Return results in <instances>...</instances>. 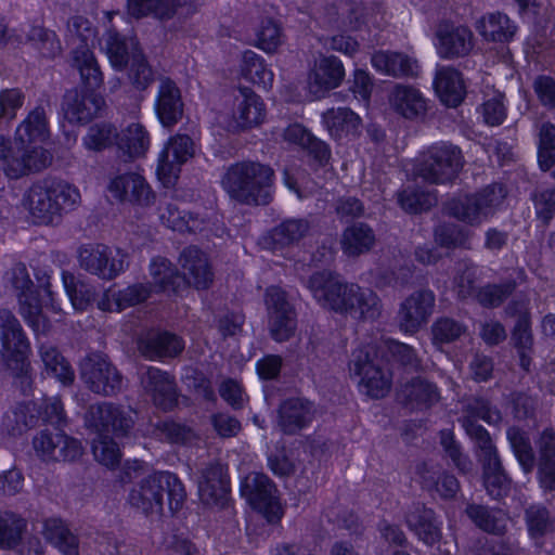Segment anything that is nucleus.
I'll return each mask as SVG.
<instances>
[{
  "mask_svg": "<svg viewBox=\"0 0 555 555\" xmlns=\"http://www.w3.org/2000/svg\"><path fill=\"white\" fill-rule=\"evenodd\" d=\"M46 113L36 107L17 127L14 146L0 137V169L10 179L22 178L33 171H40L51 163V155L42 149L49 138Z\"/></svg>",
  "mask_w": 555,
  "mask_h": 555,
  "instance_id": "obj_1",
  "label": "nucleus"
},
{
  "mask_svg": "<svg viewBox=\"0 0 555 555\" xmlns=\"http://www.w3.org/2000/svg\"><path fill=\"white\" fill-rule=\"evenodd\" d=\"M502 416L499 410L481 398H474L467 402L462 416V425L466 434L475 440L479 453L478 457L483 466V480L488 493L501 498L509 487V480L504 474L501 461L489 433L477 424L482 420L488 424H498Z\"/></svg>",
  "mask_w": 555,
  "mask_h": 555,
  "instance_id": "obj_2",
  "label": "nucleus"
},
{
  "mask_svg": "<svg viewBox=\"0 0 555 555\" xmlns=\"http://www.w3.org/2000/svg\"><path fill=\"white\" fill-rule=\"evenodd\" d=\"M81 202L79 190L65 180L47 177L35 182L24 196V205L37 224H55Z\"/></svg>",
  "mask_w": 555,
  "mask_h": 555,
  "instance_id": "obj_3",
  "label": "nucleus"
},
{
  "mask_svg": "<svg viewBox=\"0 0 555 555\" xmlns=\"http://www.w3.org/2000/svg\"><path fill=\"white\" fill-rule=\"evenodd\" d=\"M273 170L257 162L231 165L222 177V186L229 196L244 205H264L270 199Z\"/></svg>",
  "mask_w": 555,
  "mask_h": 555,
  "instance_id": "obj_4",
  "label": "nucleus"
},
{
  "mask_svg": "<svg viewBox=\"0 0 555 555\" xmlns=\"http://www.w3.org/2000/svg\"><path fill=\"white\" fill-rule=\"evenodd\" d=\"M165 493L169 508L172 512L179 511L186 499L183 483L171 473L157 472L143 478L130 490L128 502L146 515L160 514Z\"/></svg>",
  "mask_w": 555,
  "mask_h": 555,
  "instance_id": "obj_5",
  "label": "nucleus"
},
{
  "mask_svg": "<svg viewBox=\"0 0 555 555\" xmlns=\"http://www.w3.org/2000/svg\"><path fill=\"white\" fill-rule=\"evenodd\" d=\"M96 36V27L87 17L73 15L67 18L63 37L65 42L73 47V66L79 70L85 83L92 89L100 87L103 81L100 66L90 49Z\"/></svg>",
  "mask_w": 555,
  "mask_h": 555,
  "instance_id": "obj_6",
  "label": "nucleus"
},
{
  "mask_svg": "<svg viewBox=\"0 0 555 555\" xmlns=\"http://www.w3.org/2000/svg\"><path fill=\"white\" fill-rule=\"evenodd\" d=\"M29 350V340L17 318L10 310L0 309V354L24 392L33 384Z\"/></svg>",
  "mask_w": 555,
  "mask_h": 555,
  "instance_id": "obj_7",
  "label": "nucleus"
},
{
  "mask_svg": "<svg viewBox=\"0 0 555 555\" xmlns=\"http://www.w3.org/2000/svg\"><path fill=\"white\" fill-rule=\"evenodd\" d=\"M464 163V156L459 146L440 141L420 153L413 173L430 184H447L459 177Z\"/></svg>",
  "mask_w": 555,
  "mask_h": 555,
  "instance_id": "obj_8",
  "label": "nucleus"
},
{
  "mask_svg": "<svg viewBox=\"0 0 555 555\" xmlns=\"http://www.w3.org/2000/svg\"><path fill=\"white\" fill-rule=\"evenodd\" d=\"M505 196V189L494 183L478 193L451 199L447 205L448 214L467 224L479 225L494 214Z\"/></svg>",
  "mask_w": 555,
  "mask_h": 555,
  "instance_id": "obj_9",
  "label": "nucleus"
},
{
  "mask_svg": "<svg viewBox=\"0 0 555 555\" xmlns=\"http://www.w3.org/2000/svg\"><path fill=\"white\" fill-rule=\"evenodd\" d=\"M5 284L16 293L20 314L36 334H46L49 322L42 315L38 297L33 289V281L23 263H15L4 274Z\"/></svg>",
  "mask_w": 555,
  "mask_h": 555,
  "instance_id": "obj_10",
  "label": "nucleus"
},
{
  "mask_svg": "<svg viewBox=\"0 0 555 555\" xmlns=\"http://www.w3.org/2000/svg\"><path fill=\"white\" fill-rule=\"evenodd\" d=\"M129 258L126 250L103 244H87L78 249L79 267L104 281H112L125 272L130 264Z\"/></svg>",
  "mask_w": 555,
  "mask_h": 555,
  "instance_id": "obj_11",
  "label": "nucleus"
},
{
  "mask_svg": "<svg viewBox=\"0 0 555 555\" xmlns=\"http://www.w3.org/2000/svg\"><path fill=\"white\" fill-rule=\"evenodd\" d=\"M349 372L359 378L360 388L371 398H383L391 388V375L377 363L371 346L360 347L352 352Z\"/></svg>",
  "mask_w": 555,
  "mask_h": 555,
  "instance_id": "obj_12",
  "label": "nucleus"
},
{
  "mask_svg": "<svg viewBox=\"0 0 555 555\" xmlns=\"http://www.w3.org/2000/svg\"><path fill=\"white\" fill-rule=\"evenodd\" d=\"M307 286L323 308L348 313L359 285L344 282L331 272H317L309 278Z\"/></svg>",
  "mask_w": 555,
  "mask_h": 555,
  "instance_id": "obj_13",
  "label": "nucleus"
},
{
  "mask_svg": "<svg viewBox=\"0 0 555 555\" xmlns=\"http://www.w3.org/2000/svg\"><path fill=\"white\" fill-rule=\"evenodd\" d=\"M241 494L268 521L281 519L283 511L278 489L267 475L256 472L248 474L241 482Z\"/></svg>",
  "mask_w": 555,
  "mask_h": 555,
  "instance_id": "obj_14",
  "label": "nucleus"
},
{
  "mask_svg": "<svg viewBox=\"0 0 555 555\" xmlns=\"http://www.w3.org/2000/svg\"><path fill=\"white\" fill-rule=\"evenodd\" d=\"M264 118L266 105L261 98L249 87H238L233 95L227 129L232 132L245 131L259 126Z\"/></svg>",
  "mask_w": 555,
  "mask_h": 555,
  "instance_id": "obj_15",
  "label": "nucleus"
},
{
  "mask_svg": "<svg viewBox=\"0 0 555 555\" xmlns=\"http://www.w3.org/2000/svg\"><path fill=\"white\" fill-rule=\"evenodd\" d=\"M195 154L193 140L186 134L171 137L158 155L156 173L164 186H173L177 182L181 166Z\"/></svg>",
  "mask_w": 555,
  "mask_h": 555,
  "instance_id": "obj_16",
  "label": "nucleus"
},
{
  "mask_svg": "<svg viewBox=\"0 0 555 555\" xmlns=\"http://www.w3.org/2000/svg\"><path fill=\"white\" fill-rule=\"evenodd\" d=\"M80 374L95 393L112 396L121 389V375L102 354L93 353L86 357L80 364Z\"/></svg>",
  "mask_w": 555,
  "mask_h": 555,
  "instance_id": "obj_17",
  "label": "nucleus"
},
{
  "mask_svg": "<svg viewBox=\"0 0 555 555\" xmlns=\"http://www.w3.org/2000/svg\"><path fill=\"white\" fill-rule=\"evenodd\" d=\"M36 454L46 462H74L83 454L81 442L62 431H40L33 440Z\"/></svg>",
  "mask_w": 555,
  "mask_h": 555,
  "instance_id": "obj_18",
  "label": "nucleus"
},
{
  "mask_svg": "<svg viewBox=\"0 0 555 555\" xmlns=\"http://www.w3.org/2000/svg\"><path fill=\"white\" fill-rule=\"evenodd\" d=\"M436 296L430 289H418L410 294L399 306L398 325L409 334L417 333L434 313Z\"/></svg>",
  "mask_w": 555,
  "mask_h": 555,
  "instance_id": "obj_19",
  "label": "nucleus"
},
{
  "mask_svg": "<svg viewBox=\"0 0 555 555\" xmlns=\"http://www.w3.org/2000/svg\"><path fill=\"white\" fill-rule=\"evenodd\" d=\"M271 337L279 343L288 340L296 331V317L285 293L278 287H270L266 293Z\"/></svg>",
  "mask_w": 555,
  "mask_h": 555,
  "instance_id": "obj_20",
  "label": "nucleus"
},
{
  "mask_svg": "<svg viewBox=\"0 0 555 555\" xmlns=\"http://www.w3.org/2000/svg\"><path fill=\"white\" fill-rule=\"evenodd\" d=\"M437 54L443 60H455L470 54L475 47V37L468 26L441 23L436 34Z\"/></svg>",
  "mask_w": 555,
  "mask_h": 555,
  "instance_id": "obj_21",
  "label": "nucleus"
},
{
  "mask_svg": "<svg viewBox=\"0 0 555 555\" xmlns=\"http://www.w3.org/2000/svg\"><path fill=\"white\" fill-rule=\"evenodd\" d=\"M85 420L88 427L99 433L113 431L117 436L127 435L133 426L130 413L106 402L91 405Z\"/></svg>",
  "mask_w": 555,
  "mask_h": 555,
  "instance_id": "obj_22",
  "label": "nucleus"
},
{
  "mask_svg": "<svg viewBox=\"0 0 555 555\" xmlns=\"http://www.w3.org/2000/svg\"><path fill=\"white\" fill-rule=\"evenodd\" d=\"M345 78L341 61L334 55H321L308 76V88L315 96H321L340 86Z\"/></svg>",
  "mask_w": 555,
  "mask_h": 555,
  "instance_id": "obj_23",
  "label": "nucleus"
},
{
  "mask_svg": "<svg viewBox=\"0 0 555 555\" xmlns=\"http://www.w3.org/2000/svg\"><path fill=\"white\" fill-rule=\"evenodd\" d=\"M141 386L154 404L163 410H171L177 403V389L173 378L166 372L149 366L141 373Z\"/></svg>",
  "mask_w": 555,
  "mask_h": 555,
  "instance_id": "obj_24",
  "label": "nucleus"
},
{
  "mask_svg": "<svg viewBox=\"0 0 555 555\" xmlns=\"http://www.w3.org/2000/svg\"><path fill=\"white\" fill-rule=\"evenodd\" d=\"M198 494L206 505L223 504L229 493L225 468L219 462H210L199 470Z\"/></svg>",
  "mask_w": 555,
  "mask_h": 555,
  "instance_id": "obj_25",
  "label": "nucleus"
},
{
  "mask_svg": "<svg viewBox=\"0 0 555 555\" xmlns=\"http://www.w3.org/2000/svg\"><path fill=\"white\" fill-rule=\"evenodd\" d=\"M104 99L91 91L69 90L63 100L64 117L72 124L88 122L101 112Z\"/></svg>",
  "mask_w": 555,
  "mask_h": 555,
  "instance_id": "obj_26",
  "label": "nucleus"
},
{
  "mask_svg": "<svg viewBox=\"0 0 555 555\" xmlns=\"http://www.w3.org/2000/svg\"><path fill=\"white\" fill-rule=\"evenodd\" d=\"M388 101L391 109L409 120L423 119L428 104L424 94L413 86L397 83L391 89Z\"/></svg>",
  "mask_w": 555,
  "mask_h": 555,
  "instance_id": "obj_27",
  "label": "nucleus"
},
{
  "mask_svg": "<svg viewBox=\"0 0 555 555\" xmlns=\"http://www.w3.org/2000/svg\"><path fill=\"white\" fill-rule=\"evenodd\" d=\"M371 63L380 74L393 78L417 77L420 73L418 62L400 51H376L371 57Z\"/></svg>",
  "mask_w": 555,
  "mask_h": 555,
  "instance_id": "obj_28",
  "label": "nucleus"
},
{
  "mask_svg": "<svg viewBox=\"0 0 555 555\" xmlns=\"http://www.w3.org/2000/svg\"><path fill=\"white\" fill-rule=\"evenodd\" d=\"M184 280L197 289H205L212 283L214 273L208 259L199 249L185 248L179 258Z\"/></svg>",
  "mask_w": 555,
  "mask_h": 555,
  "instance_id": "obj_29",
  "label": "nucleus"
},
{
  "mask_svg": "<svg viewBox=\"0 0 555 555\" xmlns=\"http://www.w3.org/2000/svg\"><path fill=\"white\" fill-rule=\"evenodd\" d=\"M314 415L312 404L301 398H291L279 409V427L284 434L294 435L308 426Z\"/></svg>",
  "mask_w": 555,
  "mask_h": 555,
  "instance_id": "obj_30",
  "label": "nucleus"
},
{
  "mask_svg": "<svg viewBox=\"0 0 555 555\" xmlns=\"http://www.w3.org/2000/svg\"><path fill=\"white\" fill-rule=\"evenodd\" d=\"M108 189L116 198L135 202L140 205H147L153 198L150 185L137 172L117 176L111 181Z\"/></svg>",
  "mask_w": 555,
  "mask_h": 555,
  "instance_id": "obj_31",
  "label": "nucleus"
},
{
  "mask_svg": "<svg viewBox=\"0 0 555 555\" xmlns=\"http://www.w3.org/2000/svg\"><path fill=\"white\" fill-rule=\"evenodd\" d=\"M102 50L106 53L112 66L117 70L126 68L133 54L141 48L135 37L119 35L115 29H108L103 37Z\"/></svg>",
  "mask_w": 555,
  "mask_h": 555,
  "instance_id": "obj_32",
  "label": "nucleus"
},
{
  "mask_svg": "<svg viewBox=\"0 0 555 555\" xmlns=\"http://www.w3.org/2000/svg\"><path fill=\"white\" fill-rule=\"evenodd\" d=\"M405 521L420 540L427 545H434L440 541L441 530L431 509L423 504L412 505L405 516Z\"/></svg>",
  "mask_w": 555,
  "mask_h": 555,
  "instance_id": "obj_33",
  "label": "nucleus"
},
{
  "mask_svg": "<svg viewBox=\"0 0 555 555\" xmlns=\"http://www.w3.org/2000/svg\"><path fill=\"white\" fill-rule=\"evenodd\" d=\"M182 102L177 85L168 79L160 80L156 112L165 127H171L182 117Z\"/></svg>",
  "mask_w": 555,
  "mask_h": 555,
  "instance_id": "obj_34",
  "label": "nucleus"
},
{
  "mask_svg": "<svg viewBox=\"0 0 555 555\" xmlns=\"http://www.w3.org/2000/svg\"><path fill=\"white\" fill-rule=\"evenodd\" d=\"M475 27L485 40L492 42H508L517 31L516 24L501 12L482 15L476 22Z\"/></svg>",
  "mask_w": 555,
  "mask_h": 555,
  "instance_id": "obj_35",
  "label": "nucleus"
},
{
  "mask_svg": "<svg viewBox=\"0 0 555 555\" xmlns=\"http://www.w3.org/2000/svg\"><path fill=\"white\" fill-rule=\"evenodd\" d=\"M38 354L47 375L56 378L64 386H70L74 383L75 372L55 346L42 343L38 346Z\"/></svg>",
  "mask_w": 555,
  "mask_h": 555,
  "instance_id": "obj_36",
  "label": "nucleus"
},
{
  "mask_svg": "<svg viewBox=\"0 0 555 555\" xmlns=\"http://www.w3.org/2000/svg\"><path fill=\"white\" fill-rule=\"evenodd\" d=\"M322 119L331 137L337 140L360 131L361 118L347 107L330 108L323 113Z\"/></svg>",
  "mask_w": 555,
  "mask_h": 555,
  "instance_id": "obj_37",
  "label": "nucleus"
},
{
  "mask_svg": "<svg viewBox=\"0 0 555 555\" xmlns=\"http://www.w3.org/2000/svg\"><path fill=\"white\" fill-rule=\"evenodd\" d=\"M538 476L541 487L555 490V433L545 429L538 441Z\"/></svg>",
  "mask_w": 555,
  "mask_h": 555,
  "instance_id": "obj_38",
  "label": "nucleus"
},
{
  "mask_svg": "<svg viewBox=\"0 0 555 555\" xmlns=\"http://www.w3.org/2000/svg\"><path fill=\"white\" fill-rule=\"evenodd\" d=\"M435 89L440 100L452 107L461 104L466 93L461 73L452 67H442L437 72Z\"/></svg>",
  "mask_w": 555,
  "mask_h": 555,
  "instance_id": "obj_39",
  "label": "nucleus"
},
{
  "mask_svg": "<svg viewBox=\"0 0 555 555\" xmlns=\"http://www.w3.org/2000/svg\"><path fill=\"white\" fill-rule=\"evenodd\" d=\"M240 70L242 77L259 88L270 90L273 86L274 74L272 69L262 56L251 50L242 54Z\"/></svg>",
  "mask_w": 555,
  "mask_h": 555,
  "instance_id": "obj_40",
  "label": "nucleus"
},
{
  "mask_svg": "<svg viewBox=\"0 0 555 555\" xmlns=\"http://www.w3.org/2000/svg\"><path fill=\"white\" fill-rule=\"evenodd\" d=\"M400 397L411 409L422 410L437 403L440 399V392L433 383L416 378L401 388Z\"/></svg>",
  "mask_w": 555,
  "mask_h": 555,
  "instance_id": "obj_41",
  "label": "nucleus"
},
{
  "mask_svg": "<svg viewBox=\"0 0 555 555\" xmlns=\"http://www.w3.org/2000/svg\"><path fill=\"white\" fill-rule=\"evenodd\" d=\"M42 535L63 555H79V542L68 527L57 518L44 520Z\"/></svg>",
  "mask_w": 555,
  "mask_h": 555,
  "instance_id": "obj_42",
  "label": "nucleus"
},
{
  "mask_svg": "<svg viewBox=\"0 0 555 555\" xmlns=\"http://www.w3.org/2000/svg\"><path fill=\"white\" fill-rule=\"evenodd\" d=\"M375 244L373 230L364 223H354L346 228L340 238V246L348 257H358L367 253Z\"/></svg>",
  "mask_w": 555,
  "mask_h": 555,
  "instance_id": "obj_43",
  "label": "nucleus"
},
{
  "mask_svg": "<svg viewBox=\"0 0 555 555\" xmlns=\"http://www.w3.org/2000/svg\"><path fill=\"white\" fill-rule=\"evenodd\" d=\"M183 349L182 339L167 332L153 335L140 345L141 352L151 360L176 357Z\"/></svg>",
  "mask_w": 555,
  "mask_h": 555,
  "instance_id": "obj_44",
  "label": "nucleus"
},
{
  "mask_svg": "<svg viewBox=\"0 0 555 555\" xmlns=\"http://www.w3.org/2000/svg\"><path fill=\"white\" fill-rule=\"evenodd\" d=\"M190 0H128V13L137 18L153 15L159 20L173 17L177 9Z\"/></svg>",
  "mask_w": 555,
  "mask_h": 555,
  "instance_id": "obj_45",
  "label": "nucleus"
},
{
  "mask_svg": "<svg viewBox=\"0 0 555 555\" xmlns=\"http://www.w3.org/2000/svg\"><path fill=\"white\" fill-rule=\"evenodd\" d=\"M506 313L517 317L512 332V340L518 350H531L533 336L530 326L528 306L526 301H513L506 307Z\"/></svg>",
  "mask_w": 555,
  "mask_h": 555,
  "instance_id": "obj_46",
  "label": "nucleus"
},
{
  "mask_svg": "<svg viewBox=\"0 0 555 555\" xmlns=\"http://www.w3.org/2000/svg\"><path fill=\"white\" fill-rule=\"evenodd\" d=\"M383 305L380 298L371 289L358 286L348 314L359 320H376L380 317Z\"/></svg>",
  "mask_w": 555,
  "mask_h": 555,
  "instance_id": "obj_47",
  "label": "nucleus"
},
{
  "mask_svg": "<svg viewBox=\"0 0 555 555\" xmlns=\"http://www.w3.org/2000/svg\"><path fill=\"white\" fill-rule=\"evenodd\" d=\"M149 272L151 276L150 287L154 292H173L179 278L176 268L164 257H155L151 260Z\"/></svg>",
  "mask_w": 555,
  "mask_h": 555,
  "instance_id": "obj_48",
  "label": "nucleus"
},
{
  "mask_svg": "<svg viewBox=\"0 0 555 555\" xmlns=\"http://www.w3.org/2000/svg\"><path fill=\"white\" fill-rule=\"evenodd\" d=\"M150 135L139 122L130 124L124 131L117 144L130 157L144 156L150 147Z\"/></svg>",
  "mask_w": 555,
  "mask_h": 555,
  "instance_id": "obj_49",
  "label": "nucleus"
},
{
  "mask_svg": "<svg viewBox=\"0 0 555 555\" xmlns=\"http://www.w3.org/2000/svg\"><path fill=\"white\" fill-rule=\"evenodd\" d=\"M119 133L112 124L96 122L88 128L82 145L90 152H102L117 143Z\"/></svg>",
  "mask_w": 555,
  "mask_h": 555,
  "instance_id": "obj_50",
  "label": "nucleus"
},
{
  "mask_svg": "<svg viewBox=\"0 0 555 555\" xmlns=\"http://www.w3.org/2000/svg\"><path fill=\"white\" fill-rule=\"evenodd\" d=\"M27 39L47 59H54L63 51L62 43L56 33L52 29L33 26L27 34Z\"/></svg>",
  "mask_w": 555,
  "mask_h": 555,
  "instance_id": "obj_51",
  "label": "nucleus"
},
{
  "mask_svg": "<svg viewBox=\"0 0 555 555\" xmlns=\"http://www.w3.org/2000/svg\"><path fill=\"white\" fill-rule=\"evenodd\" d=\"M62 281L74 309L86 310L94 299V288L82 281H77L75 275L67 271L62 273Z\"/></svg>",
  "mask_w": 555,
  "mask_h": 555,
  "instance_id": "obj_52",
  "label": "nucleus"
},
{
  "mask_svg": "<svg viewBox=\"0 0 555 555\" xmlns=\"http://www.w3.org/2000/svg\"><path fill=\"white\" fill-rule=\"evenodd\" d=\"M26 529V520L21 516L0 512V548H13L22 540Z\"/></svg>",
  "mask_w": 555,
  "mask_h": 555,
  "instance_id": "obj_53",
  "label": "nucleus"
},
{
  "mask_svg": "<svg viewBox=\"0 0 555 555\" xmlns=\"http://www.w3.org/2000/svg\"><path fill=\"white\" fill-rule=\"evenodd\" d=\"M507 439L524 472H532L535 462L534 453L526 433L512 427L507 430Z\"/></svg>",
  "mask_w": 555,
  "mask_h": 555,
  "instance_id": "obj_54",
  "label": "nucleus"
},
{
  "mask_svg": "<svg viewBox=\"0 0 555 555\" xmlns=\"http://www.w3.org/2000/svg\"><path fill=\"white\" fill-rule=\"evenodd\" d=\"M398 202L405 211L420 214L433 207L437 198L433 192L418 189H405L399 193Z\"/></svg>",
  "mask_w": 555,
  "mask_h": 555,
  "instance_id": "obj_55",
  "label": "nucleus"
},
{
  "mask_svg": "<svg viewBox=\"0 0 555 555\" xmlns=\"http://www.w3.org/2000/svg\"><path fill=\"white\" fill-rule=\"evenodd\" d=\"M310 230V224L305 219L285 220L272 231L273 241L281 245H289L301 240Z\"/></svg>",
  "mask_w": 555,
  "mask_h": 555,
  "instance_id": "obj_56",
  "label": "nucleus"
},
{
  "mask_svg": "<svg viewBox=\"0 0 555 555\" xmlns=\"http://www.w3.org/2000/svg\"><path fill=\"white\" fill-rule=\"evenodd\" d=\"M38 416L30 404H20L4 417V428L10 435H18L36 425Z\"/></svg>",
  "mask_w": 555,
  "mask_h": 555,
  "instance_id": "obj_57",
  "label": "nucleus"
},
{
  "mask_svg": "<svg viewBox=\"0 0 555 555\" xmlns=\"http://www.w3.org/2000/svg\"><path fill=\"white\" fill-rule=\"evenodd\" d=\"M282 43V30L272 18L262 20L256 29L255 46L266 53H274Z\"/></svg>",
  "mask_w": 555,
  "mask_h": 555,
  "instance_id": "obj_58",
  "label": "nucleus"
},
{
  "mask_svg": "<svg viewBox=\"0 0 555 555\" xmlns=\"http://www.w3.org/2000/svg\"><path fill=\"white\" fill-rule=\"evenodd\" d=\"M466 326L451 318H439L431 325L435 345L450 344L466 334Z\"/></svg>",
  "mask_w": 555,
  "mask_h": 555,
  "instance_id": "obj_59",
  "label": "nucleus"
},
{
  "mask_svg": "<svg viewBox=\"0 0 555 555\" xmlns=\"http://www.w3.org/2000/svg\"><path fill=\"white\" fill-rule=\"evenodd\" d=\"M94 459L107 468H115L121 460V452L118 444L108 436L100 435L92 443Z\"/></svg>",
  "mask_w": 555,
  "mask_h": 555,
  "instance_id": "obj_60",
  "label": "nucleus"
},
{
  "mask_svg": "<svg viewBox=\"0 0 555 555\" xmlns=\"http://www.w3.org/2000/svg\"><path fill=\"white\" fill-rule=\"evenodd\" d=\"M538 162L543 171L552 168V155L555 153V126L548 121L539 127Z\"/></svg>",
  "mask_w": 555,
  "mask_h": 555,
  "instance_id": "obj_61",
  "label": "nucleus"
},
{
  "mask_svg": "<svg viewBox=\"0 0 555 555\" xmlns=\"http://www.w3.org/2000/svg\"><path fill=\"white\" fill-rule=\"evenodd\" d=\"M468 238V231L455 223H442L435 229V241L441 247H462Z\"/></svg>",
  "mask_w": 555,
  "mask_h": 555,
  "instance_id": "obj_62",
  "label": "nucleus"
},
{
  "mask_svg": "<svg viewBox=\"0 0 555 555\" xmlns=\"http://www.w3.org/2000/svg\"><path fill=\"white\" fill-rule=\"evenodd\" d=\"M466 514L483 531L501 533L504 529L503 519L482 505H468Z\"/></svg>",
  "mask_w": 555,
  "mask_h": 555,
  "instance_id": "obj_63",
  "label": "nucleus"
},
{
  "mask_svg": "<svg viewBox=\"0 0 555 555\" xmlns=\"http://www.w3.org/2000/svg\"><path fill=\"white\" fill-rule=\"evenodd\" d=\"M151 293V287L142 283L129 285L126 288L114 293L113 298L117 305L116 311H121L143 302L150 297Z\"/></svg>",
  "mask_w": 555,
  "mask_h": 555,
  "instance_id": "obj_64",
  "label": "nucleus"
}]
</instances>
